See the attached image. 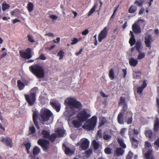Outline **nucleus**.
I'll use <instances>...</instances> for the list:
<instances>
[{
	"mask_svg": "<svg viewBox=\"0 0 159 159\" xmlns=\"http://www.w3.org/2000/svg\"><path fill=\"white\" fill-rule=\"evenodd\" d=\"M30 71L39 78H43L44 77V70L42 66L39 64H35L29 67Z\"/></svg>",
	"mask_w": 159,
	"mask_h": 159,
	"instance_id": "obj_1",
	"label": "nucleus"
},
{
	"mask_svg": "<svg viewBox=\"0 0 159 159\" xmlns=\"http://www.w3.org/2000/svg\"><path fill=\"white\" fill-rule=\"evenodd\" d=\"M71 109H76L81 110L83 108L81 103L74 98H67L65 101Z\"/></svg>",
	"mask_w": 159,
	"mask_h": 159,
	"instance_id": "obj_2",
	"label": "nucleus"
},
{
	"mask_svg": "<svg viewBox=\"0 0 159 159\" xmlns=\"http://www.w3.org/2000/svg\"><path fill=\"white\" fill-rule=\"evenodd\" d=\"M97 121V117L96 116H93L91 119L87 122V124H84L83 128L88 130H91L93 129L95 126Z\"/></svg>",
	"mask_w": 159,
	"mask_h": 159,
	"instance_id": "obj_3",
	"label": "nucleus"
},
{
	"mask_svg": "<svg viewBox=\"0 0 159 159\" xmlns=\"http://www.w3.org/2000/svg\"><path fill=\"white\" fill-rule=\"evenodd\" d=\"M40 114L43 124V122L48 121L49 120L50 117L53 115L52 113L48 109H41Z\"/></svg>",
	"mask_w": 159,
	"mask_h": 159,
	"instance_id": "obj_4",
	"label": "nucleus"
},
{
	"mask_svg": "<svg viewBox=\"0 0 159 159\" xmlns=\"http://www.w3.org/2000/svg\"><path fill=\"white\" fill-rule=\"evenodd\" d=\"M90 116V114L87 113L85 109H83L80 111L76 115V117L78 120L82 122L86 120Z\"/></svg>",
	"mask_w": 159,
	"mask_h": 159,
	"instance_id": "obj_5",
	"label": "nucleus"
},
{
	"mask_svg": "<svg viewBox=\"0 0 159 159\" xmlns=\"http://www.w3.org/2000/svg\"><path fill=\"white\" fill-rule=\"evenodd\" d=\"M25 99L29 106H32L35 103L36 98L35 93H31L30 94L24 95Z\"/></svg>",
	"mask_w": 159,
	"mask_h": 159,
	"instance_id": "obj_6",
	"label": "nucleus"
},
{
	"mask_svg": "<svg viewBox=\"0 0 159 159\" xmlns=\"http://www.w3.org/2000/svg\"><path fill=\"white\" fill-rule=\"evenodd\" d=\"M32 51L30 48H28L25 51L21 50L19 53L20 56L23 58L29 59L32 57Z\"/></svg>",
	"mask_w": 159,
	"mask_h": 159,
	"instance_id": "obj_7",
	"label": "nucleus"
},
{
	"mask_svg": "<svg viewBox=\"0 0 159 159\" xmlns=\"http://www.w3.org/2000/svg\"><path fill=\"white\" fill-rule=\"evenodd\" d=\"M0 141L7 146L12 148L13 146L12 139L10 137L6 136V137H2L1 138Z\"/></svg>",
	"mask_w": 159,
	"mask_h": 159,
	"instance_id": "obj_8",
	"label": "nucleus"
},
{
	"mask_svg": "<svg viewBox=\"0 0 159 159\" xmlns=\"http://www.w3.org/2000/svg\"><path fill=\"white\" fill-rule=\"evenodd\" d=\"M37 143L41 147L44 151H46L48 149L49 142L48 140L40 139L38 140Z\"/></svg>",
	"mask_w": 159,
	"mask_h": 159,
	"instance_id": "obj_9",
	"label": "nucleus"
},
{
	"mask_svg": "<svg viewBox=\"0 0 159 159\" xmlns=\"http://www.w3.org/2000/svg\"><path fill=\"white\" fill-rule=\"evenodd\" d=\"M109 28L107 26L104 28L99 33L98 35V41L99 42H101L102 40L106 38L108 31Z\"/></svg>",
	"mask_w": 159,
	"mask_h": 159,
	"instance_id": "obj_10",
	"label": "nucleus"
},
{
	"mask_svg": "<svg viewBox=\"0 0 159 159\" xmlns=\"http://www.w3.org/2000/svg\"><path fill=\"white\" fill-rule=\"evenodd\" d=\"M39 113L38 111H34L32 115V119L33 122L37 129H40V127L39 125L38 122L37 121Z\"/></svg>",
	"mask_w": 159,
	"mask_h": 159,
	"instance_id": "obj_11",
	"label": "nucleus"
},
{
	"mask_svg": "<svg viewBox=\"0 0 159 159\" xmlns=\"http://www.w3.org/2000/svg\"><path fill=\"white\" fill-rule=\"evenodd\" d=\"M80 148L82 150H85L89 148V142L87 139H82L80 140Z\"/></svg>",
	"mask_w": 159,
	"mask_h": 159,
	"instance_id": "obj_12",
	"label": "nucleus"
},
{
	"mask_svg": "<svg viewBox=\"0 0 159 159\" xmlns=\"http://www.w3.org/2000/svg\"><path fill=\"white\" fill-rule=\"evenodd\" d=\"M152 35L150 34H146L144 37V43L146 47L150 49L151 48V43L153 42Z\"/></svg>",
	"mask_w": 159,
	"mask_h": 159,
	"instance_id": "obj_13",
	"label": "nucleus"
},
{
	"mask_svg": "<svg viewBox=\"0 0 159 159\" xmlns=\"http://www.w3.org/2000/svg\"><path fill=\"white\" fill-rule=\"evenodd\" d=\"M145 134L146 137L148 138L151 141H153L156 138V134L153 133L152 130L148 129L146 130Z\"/></svg>",
	"mask_w": 159,
	"mask_h": 159,
	"instance_id": "obj_14",
	"label": "nucleus"
},
{
	"mask_svg": "<svg viewBox=\"0 0 159 159\" xmlns=\"http://www.w3.org/2000/svg\"><path fill=\"white\" fill-rule=\"evenodd\" d=\"M50 104L57 112H58L60 111L61 106L58 101L53 100L52 102H50Z\"/></svg>",
	"mask_w": 159,
	"mask_h": 159,
	"instance_id": "obj_15",
	"label": "nucleus"
},
{
	"mask_svg": "<svg viewBox=\"0 0 159 159\" xmlns=\"http://www.w3.org/2000/svg\"><path fill=\"white\" fill-rule=\"evenodd\" d=\"M65 153L67 155H72L74 153V151L67 147L65 143H63L62 146Z\"/></svg>",
	"mask_w": 159,
	"mask_h": 159,
	"instance_id": "obj_16",
	"label": "nucleus"
},
{
	"mask_svg": "<svg viewBox=\"0 0 159 159\" xmlns=\"http://www.w3.org/2000/svg\"><path fill=\"white\" fill-rule=\"evenodd\" d=\"M153 152V151L152 149H148L144 155L146 159H155Z\"/></svg>",
	"mask_w": 159,
	"mask_h": 159,
	"instance_id": "obj_17",
	"label": "nucleus"
},
{
	"mask_svg": "<svg viewBox=\"0 0 159 159\" xmlns=\"http://www.w3.org/2000/svg\"><path fill=\"white\" fill-rule=\"evenodd\" d=\"M132 30L136 34H140L141 32L140 26L135 23L132 25Z\"/></svg>",
	"mask_w": 159,
	"mask_h": 159,
	"instance_id": "obj_18",
	"label": "nucleus"
},
{
	"mask_svg": "<svg viewBox=\"0 0 159 159\" xmlns=\"http://www.w3.org/2000/svg\"><path fill=\"white\" fill-rule=\"evenodd\" d=\"M117 121L118 123L120 125H123L124 123V119L123 113L120 112L117 116Z\"/></svg>",
	"mask_w": 159,
	"mask_h": 159,
	"instance_id": "obj_19",
	"label": "nucleus"
},
{
	"mask_svg": "<svg viewBox=\"0 0 159 159\" xmlns=\"http://www.w3.org/2000/svg\"><path fill=\"white\" fill-rule=\"evenodd\" d=\"M147 86V84L146 80L143 81V84L137 88V93L139 94H141L142 93L143 89Z\"/></svg>",
	"mask_w": 159,
	"mask_h": 159,
	"instance_id": "obj_20",
	"label": "nucleus"
},
{
	"mask_svg": "<svg viewBox=\"0 0 159 159\" xmlns=\"http://www.w3.org/2000/svg\"><path fill=\"white\" fill-rule=\"evenodd\" d=\"M153 126V130L155 132H157L159 130V118L157 116L155 118Z\"/></svg>",
	"mask_w": 159,
	"mask_h": 159,
	"instance_id": "obj_21",
	"label": "nucleus"
},
{
	"mask_svg": "<svg viewBox=\"0 0 159 159\" xmlns=\"http://www.w3.org/2000/svg\"><path fill=\"white\" fill-rule=\"evenodd\" d=\"M130 37L129 40V43L130 46H132L135 44L136 40L135 38L134 35L131 31H130Z\"/></svg>",
	"mask_w": 159,
	"mask_h": 159,
	"instance_id": "obj_22",
	"label": "nucleus"
},
{
	"mask_svg": "<svg viewBox=\"0 0 159 159\" xmlns=\"http://www.w3.org/2000/svg\"><path fill=\"white\" fill-rule=\"evenodd\" d=\"M130 140L131 142L132 147L134 148H137L138 145V141L135 139L134 137L129 136Z\"/></svg>",
	"mask_w": 159,
	"mask_h": 159,
	"instance_id": "obj_23",
	"label": "nucleus"
},
{
	"mask_svg": "<svg viewBox=\"0 0 159 159\" xmlns=\"http://www.w3.org/2000/svg\"><path fill=\"white\" fill-rule=\"evenodd\" d=\"M82 122L78 119V120H73L72 123L75 127L78 128L81 126Z\"/></svg>",
	"mask_w": 159,
	"mask_h": 159,
	"instance_id": "obj_24",
	"label": "nucleus"
},
{
	"mask_svg": "<svg viewBox=\"0 0 159 159\" xmlns=\"http://www.w3.org/2000/svg\"><path fill=\"white\" fill-rule=\"evenodd\" d=\"M125 152V150L121 148H117L115 151L116 156H122Z\"/></svg>",
	"mask_w": 159,
	"mask_h": 159,
	"instance_id": "obj_25",
	"label": "nucleus"
},
{
	"mask_svg": "<svg viewBox=\"0 0 159 159\" xmlns=\"http://www.w3.org/2000/svg\"><path fill=\"white\" fill-rule=\"evenodd\" d=\"M129 65L134 67L138 63V61L137 60L133 58L130 59L129 61Z\"/></svg>",
	"mask_w": 159,
	"mask_h": 159,
	"instance_id": "obj_26",
	"label": "nucleus"
},
{
	"mask_svg": "<svg viewBox=\"0 0 159 159\" xmlns=\"http://www.w3.org/2000/svg\"><path fill=\"white\" fill-rule=\"evenodd\" d=\"M41 134L44 139H48L49 136L50 132L47 130H43L42 131Z\"/></svg>",
	"mask_w": 159,
	"mask_h": 159,
	"instance_id": "obj_27",
	"label": "nucleus"
},
{
	"mask_svg": "<svg viewBox=\"0 0 159 159\" xmlns=\"http://www.w3.org/2000/svg\"><path fill=\"white\" fill-rule=\"evenodd\" d=\"M58 137L57 134L55 133H53L49 135L48 139L49 140L52 142H54L56 138Z\"/></svg>",
	"mask_w": 159,
	"mask_h": 159,
	"instance_id": "obj_28",
	"label": "nucleus"
},
{
	"mask_svg": "<svg viewBox=\"0 0 159 159\" xmlns=\"http://www.w3.org/2000/svg\"><path fill=\"white\" fill-rule=\"evenodd\" d=\"M18 87H19L20 90L23 89L25 86V84L20 80L17 81Z\"/></svg>",
	"mask_w": 159,
	"mask_h": 159,
	"instance_id": "obj_29",
	"label": "nucleus"
},
{
	"mask_svg": "<svg viewBox=\"0 0 159 159\" xmlns=\"http://www.w3.org/2000/svg\"><path fill=\"white\" fill-rule=\"evenodd\" d=\"M40 148L37 146H35L33 149V153L34 156L37 155L40 152Z\"/></svg>",
	"mask_w": 159,
	"mask_h": 159,
	"instance_id": "obj_30",
	"label": "nucleus"
},
{
	"mask_svg": "<svg viewBox=\"0 0 159 159\" xmlns=\"http://www.w3.org/2000/svg\"><path fill=\"white\" fill-rule=\"evenodd\" d=\"M27 8L29 12L32 11L33 10L34 8V5L33 3L31 2H29L28 3Z\"/></svg>",
	"mask_w": 159,
	"mask_h": 159,
	"instance_id": "obj_31",
	"label": "nucleus"
},
{
	"mask_svg": "<svg viewBox=\"0 0 159 159\" xmlns=\"http://www.w3.org/2000/svg\"><path fill=\"white\" fill-rule=\"evenodd\" d=\"M117 142L119 144L120 146L123 148H126V145L124 143L123 140L122 139L118 138L117 139Z\"/></svg>",
	"mask_w": 159,
	"mask_h": 159,
	"instance_id": "obj_32",
	"label": "nucleus"
},
{
	"mask_svg": "<svg viewBox=\"0 0 159 159\" xmlns=\"http://www.w3.org/2000/svg\"><path fill=\"white\" fill-rule=\"evenodd\" d=\"M92 144L93 145L94 149L95 150L98 149L99 147V143L97 142L95 140H94L93 141Z\"/></svg>",
	"mask_w": 159,
	"mask_h": 159,
	"instance_id": "obj_33",
	"label": "nucleus"
},
{
	"mask_svg": "<svg viewBox=\"0 0 159 159\" xmlns=\"http://www.w3.org/2000/svg\"><path fill=\"white\" fill-rule=\"evenodd\" d=\"M114 69L111 68L109 71V76L110 79L112 80L114 79Z\"/></svg>",
	"mask_w": 159,
	"mask_h": 159,
	"instance_id": "obj_34",
	"label": "nucleus"
},
{
	"mask_svg": "<svg viewBox=\"0 0 159 159\" xmlns=\"http://www.w3.org/2000/svg\"><path fill=\"white\" fill-rule=\"evenodd\" d=\"M97 6L98 4L97 3H95L94 4L93 7H92V8L91 9V10L88 12V16H89L91 15L95 11V9L97 7Z\"/></svg>",
	"mask_w": 159,
	"mask_h": 159,
	"instance_id": "obj_35",
	"label": "nucleus"
},
{
	"mask_svg": "<svg viewBox=\"0 0 159 159\" xmlns=\"http://www.w3.org/2000/svg\"><path fill=\"white\" fill-rule=\"evenodd\" d=\"M144 148L143 150L149 149H152V146L150 142L148 141H146L144 143Z\"/></svg>",
	"mask_w": 159,
	"mask_h": 159,
	"instance_id": "obj_36",
	"label": "nucleus"
},
{
	"mask_svg": "<svg viewBox=\"0 0 159 159\" xmlns=\"http://www.w3.org/2000/svg\"><path fill=\"white\" fill-rule=\"evenodd\" d=\"M137 8L136 7L131 5L128 10L129 12L130 13H133L136 11Z\"/></svg>",
	"mask_w": 159,
	"mask_h": 159,
	"instance_id": "obj_37",
	"label": "nucleus"
},
{
	"mask_svg": "<svg viewBox=\"0 0 159 159\" xmlns=\"http://www.w3.org/2000/svg\"><path fill=\"white\" fill-rule=\"evenodd\" d=\"M106 120L105 118L102 117L99 120V127H100L104 125L106 122Z\"/></svg>",
	"mask_w": 159,
	"mask_h": 159,
	"instance_id": "obj_38",
	"label": "nucleus"
},
{
	"mask_svg": "<svg viewBox=\"0 0 159 159\" xmlns=\"http://www.w3.org/2000/svg\"><path fill=\"white\" fill-rule=\"evenodd\" d=\"M36 130L34 126L33 125L29 128V134L30 135L33 134L35 133Z\"/></svg>",
	"mask_w": 159,
	"mask_h": 159,
	"instance_id": "obj_39",
	"label": "nucleus"
},
{
	"mask_svg": "<svg viewBox=\"0 0 159 159\" xmlns=\"http://www.w3.org/2000/svg\"><path fill=\"white\" fill-rule=\"evenodd\" d=\"M141 42L140 41H138L135 44V47L138 52H140L141 51Z\"/></svg>",
	"mask_w": 159,
	"mask_h": 159,
	"instance_id": "obj_40",
	"label": "nucleus"
},
{
	"mask_svg": "<svg viewBox=\"0 0 159 159\" xmlns=\"http://www.w3.org/2000/svg\"><path fill=\"white\" fill-rule=\"evenodd\" d=\"M10 7V5L6 2H4L2 5V9L3 11H5L7 9H9Z\"/></svg>",
	"mask_w": 159,
	"mask_h": 159,
	"instance_id": "obj_41",
	"label": "nucleus"
},
{
	"mask_svg": "<svg viewBox=\"0 0 159 159\" xmlns=\"http://www.w3.org/2000/svg\"><path fill=\"white\" fill-rule=\"evenodd\" d=\"M128 119L126 121L127 124L128 125L131 124L132 122L133 118L132 115L129 114L127 116Z\"/></svg>",
	"mask_w": 159,
	"mask_h": 159,
	"instance_id": "obj_42",
	"label": "nucleus"
},
{
	"mask_svg": "<svg viewBox=\"0 0 159 159\" xmlns=\"http://www.w3.org/2000/svg\"><path fill=\"white\" fill-rule=\"evenodd\" d=\"M139 52V53L137 58L138 60H141L144 58L145 54L144 52H141V51Z\"/></svg>",
	"mask_w": 159,
	"mask_h": 159,
	"instance_id": "obj_43",
	"label": "nucleus"
},
{
	"mask_svg": "<svg viewBox=\"0 0 159 159\" xmlns=\"http://www.w3.org/2000/svg\"><path fill=\"white\" fill-rule=\"evenodd\" d=\"M103 138L104 140L109 141L111 138V136L110 135L103 133Z\"/></svg>",
	"mask_w": 159,
	"mask_h": 159,
	"instance_id": "obj_44",
	"label": "nucleus"
},
{
	"mask_svg": "<svg viewBox=\"0 0 159 159\" xmlns=\"http://www.w3.org/2000/svg\"><path fill=\"white\" fill-rule=\"evenodd\" d=\"M26 149L27 153L28 154L30 153V152L29 150L31 147V144L30 143H27L24 145Z\"/></svg>",
	"mask_w": 159,
	"mask_h": 159,
	"instance_id": "obj_45",
	"label": "nucleus"
},
{
	"mask_svg": "<svg viewBox=\"0 0 159 159\" xmlns=\"http://www.w3.org/2000/svg\"><path fill=\"white\" fill-rule=\"evenodd\" d=\"M57 136L58 137H63L65 134L64 131L63 130L60 129L57 130Z\"/></svg>",
	"mask_w": 159,
	"mask_h": 159,
	"instance_id": "obj_46",
	"label": "nucleus"
},
{
	"mask_svg": "<svg viewBox=\"0 0 159 159\" xmlns=\"http://www.w3.org/2000/svg\"><path fill=\"white\" fill-rule=\"evenodd\" d=\"M64 53V52L62 50H61L58 53L57 56L60 57L59 58L60 60H61L63 58Z\"/></svg>",
	"mask_w": 159,
	"mask_h": 159,
	"instance_id": "obj_47",
	"label": "nucleus"
},
{
	"mask_svg": "<svg viewBox=\"0 0 159 159\" xmlns=\"http://www.w3.org/2000/svg\"><path fill=\"white\" fill-rule=\"evenodd\" d=\"M144 2V0H140L139 1L136 0L134 2V3L135 4H137L138 6H141L143 5Z\"/></svg>",
	"mask_w": 159,
	"mask_h": 159,
	"instance_id": "obj_48",
	"label": "nucleus"
},
{
	"mask_svg": "<svg viewBox=\"0 0 159 159\" xmlns=\"http://www.w3.org/2000/svg\"><path fill=\"white\" fill-rule=\"evenodd\" d=\"M112 149L110 148L107 147L105 148L104 149L105 153L108 155H109L111 154L112 152Z\"/></svg>",
	"mask_w": 159,
	"mask_h": 159,
	"instance_id": "obj_49",
	"label": "nucleus"
},
{
	"mask_svg": "<svg viewBox=\"0 0 159 159\" xmlns=\"http://www.w3.org/2000/svg\"><path fill=\"white\" fill-rule=\"evenodd\" d=\"M127 109L128 106L127 104L126 103L124 104L123 107L121 109L122 113H123V114H124L127 111Z\"/></svg>",
	"mask_w": 159,
	"mask_h": 159,
	"instance_id": "obj_50",
	"label": "nucleus"
},
{
	"mask_svg": "<svg viewBox=\"0 0 159 159\" xmlns=\"http://www.w3.org/2000/svg\"><path fill=\"white\" fill-rule=\"evenodd\" d=\"M133 154L130 151H129L127 155L126 159H132Z\"/></svg>",
	"mask_w": 159,
	"mask_h": 159,
	"instance_id": "obj_51",
	"label": "nucleus"
},
{
	"mask_svg": "<svg viewBox=\"0 0 159 159\" xmlns=\"http://www.w3.org/2000/svg\"><path fill=\"white\" fill-rule=\"evenodd\" d=\"M125 98H123L122 97H121L120 98V99L119 100V105H121L122 103H125Z\"/></svg>",
	"mask_w": 159,
	"mask_h": 159,
	"instance_id": "obj_52",
	"label": "nucleus"
},
{
	"mask_svg": "<svg viewBox=\"0 0 159 159\" xmlns=\"http://www.w3.org/2000/svg\"><path fill=\"white\" fill-rule=\"evenodd\" d=\"M40 59L42 60H44L46 59V57L43 54H41L37 59Z\"/></svg>",
	"mask_w": 159,
	"mask_h": 159,
	"instance_id": "obj_53",
	"label": "nucleus"
},
{
	"mask_svg": "<svg viewBox=\"0 0 159 159\" xmlns=\"http://www.w3.org/2000/svg\"><path fill=\"white\" fill-rule=\"evenodd\" d=\"M85 154L88 157H89L92 153V149H89L88 150L85 151Z\"/></svg>",
	"mask_w": 159,
	"mask_h": 159,
	"instance_id": "obj_54",
	"label": "nucleus"
},
{
	"mask_svg": "<svg viewBox=\"0 0 159 159\" xmlns=\"http://www.w3.org/2000/svg\"><path fill=\"white\" fill-rule=\"evenodd\" d=\"M49 17L52 20V21H53V20H56L57 19V16L54 15H50Z\"/></svg>",
	"mask_w": 159,
	"mask_h": 159,
	"instance_id": "obj_55",
	"label": "nucleus"
},
{
	"mask_svg": "<svg viewBox=\"0 0 159 159\" xmlns=\"http://www.w3.org/2000/svg\"><path fill=\"white\" fill-rule=\"evenodd\" d=\"M27 37L29 41L31 42V43H33L34 42V41L33 39V38L29 34L27 35Z\"/></svg>",
	"mask_w": 159,
	"mask_h": 159,
	"instance_id": "obj_56",
	"label": "nucleus"
},
{
	"mask_svg": "<svg viewBox=\"0 0 159 159\" xmlns=\"http://www.w3.org/2000/svg\"><path fill=\"white\" fill-rule=\"evenodd\" d=\"M102 130H99L98 131L97 133V135L98 137L99 138H102Z\"/></svg>",
	"mask_w": 159,
	"mask_h": 159,
	"instance_id": "obj_57",
	"label": "nucleus"
},
{
	"mask_svg": "<svg viewBox=\"0 0 159 159\" xmlns=\"http://www.w3.org/2000/svg\"><path fill=\"white\" fill-rule=\"evenodd\" d=\"M78 39L76 38H74L72 40V42L71 43V45H74L76 44L78 42Z\"/></svg>",
	"mask_w": 159,
	"mask_h": 159,
	"instance_id": "obj_58",
	"label": "nucleus"
},
{
	"mask_svg": "<svg viewBox=\"0 0 159 159\" xmlns=\"http://www.w3.org/2000/svg\"><path fill=\"white\" fill-rule=\"evenodd\" d=\"M89 33V31L88 29H85L84 31L82 32V34L83 35H85Z\"/></svg>",
	"mask_w": 159,
	"mask_h": 159,
	"instance_id": "obj_59",
	"label": "nucleus"
},
{
	"mask_svg": "<svg viewBox=\"0 0 159 159\" xmlns=\"http://www.w3.org/2000/svg\"><path fill=\"white\" fill-rule=\"evenodd\" d=\"M154 145H156L158 147H159V138L157 139L154 143Z\"/></svg>",
	"mask_w": 159,
	"mask_h": 159,
	"instance_id": "obj_60",
	"label": "nucleus"
},
{
	"mask_svg": "<svg viewBox=\"0 0 159 159\" xmlns=\"http://www.w3.org/2000/svg\"><path fill=\"white\" fill-rule=\"evenodd\" d=\"M55 45H53L52 46L50 47H47L46 48V49L47 50H51L52 49H53L54 47H55Z\"/></svg>",
	"mask_w": 159,
	"mask_h": 159,
	"instance_id": "obj_61",
	"label": "nucleus"
},
{
	"mask_svg": "<svg viewBox=\"0 0 159 159\" xmlns=\"http://www.w3.org/2000/svg\"><path fill=\"white\" fill-rule=\"evenodd\" d=\"M126 130V129L125 128H122V129H121L120 133V134L121 135H123L124 134V133L125 131V130Z\"/></svg>",
	"mask_w": 159,
	"mask_h": 159,
	"instance_id": "obj_62",
	"label": "nucleus"
},
{
	"mask_svg": "<svg viewBox=\"0 0 159 159\" xmlns=\"http://www.w3.org/2000/svg\"><path fill=\"white\" fill-rule=\"evenodd\" d=\"M145 9L144 8H142L140 9L139 13V15H140L142 14L144 11Z\"/></svg>",
	"mask_w": 159,
	"mask_h": 159,
	"instance_id": "obj_63",
	"label": "nucleus"
},
{
	"mask_svg": "<svg viewBox=\"0 0 159 159\" xmlns=\"http://www.w3.org/2000/svg\"><path fill=\"white\" fill-rule=\"evenodd\" d=\"M12 21L13 24H15L17 22H20V20L19 19H15L14 20H13Z\"/></svg>",
	"mask_w": 159,
	"mask_h": 159,
	"instance_id": "obj_64",
	"label": "nucleus"
}]
</instances>
